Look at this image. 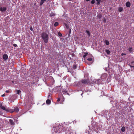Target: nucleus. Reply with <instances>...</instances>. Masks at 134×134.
Listing matches in <instances>:
<instances>
[{
  "instance_id": "obj_1",
  "label": "nucleus",
  "mask_w": 134,
  "mask_h": 134,
  "mask_svg": "<svg viewBox=\"0 0 134 134\" xmlns=\"http://www.w3.org/2000/svg\"><path fill=\"white\" fill-rule=\"evenodd\" d=\"M53 129L54 131L56 133H60L63 131H65L66 129L65 127H63L61 125H60L58 126H57L53 127Z\"/></svg>"
},
{
  "instance_id": "obj_2",
  "label": "nucleus",
  "mask_w": 134,
  "mask_h": 134,
  "mask_svg": "<svg viewBox=\"0 0 134 134\" xmlns=\"http://www.w3.org/2000/svg\"><path fill=\"white\" fill-rule=\"evenodd\" d=\"M41 37L44 42L45 43H47L49 38L48 34L45 32H43L42 34Z\"/></svg>"
},
{
  "instance_id": "obj_3",
  "label": "nucleus",
  "mask_w": 134,
  "mask_h": 134,
  "mask_svg": "<svg viewBox=\"0 0 134 134\" xmlns=\"http://www.w3.org/2000/svg\"><path fill=\"white\" fill-rule=\"evenodd\" d=\"M19 109L17 107H15L14 109L13 110L12 109H8V111H7V112H10L11 113H12L14 112H18L19 111Z\"/></svg>"
},
{
  "instance_id": "obj_4",
  "label": "nucleus",
  "mask_w": 134,
  "mask_h": 134,
  "mask_svg": "<svg viewBox=\"0 0 134 134\" xmlns=\"http://www.w3.org/2000/svg\"><path fill=\"white\" fill-rule=\"evenodd\" d=\"M5 106H2V103L0 102V108L3 110H5L7 111H8V109L6 108Z\"/></svg>"
},
{
  "instance_id": "obj_5",
  "label": "nucleus",
  "mask_w": 134,
  "mask_h": 134,
  "mask_svg": "<svg viewBox=\"0 0 134 134\" xmlns=\"http://www.w3.org/2000/svg\"><path fill=\"white\" fill-rule=\"evenodd\" d=\"M81 82L83 83L88 84L89 82L88 80H81Z\"/></svg>"
},
{
  "instance_id": "obj_6",
  "label": "nucleus",
  "mask_w": 134,
  "mask_h": 134,
  "mask_svg": "<svg viewBox=\"0 0 134 134\" xmlns=\"http://www.w3.org/2000/svg\"><path fill=\"white\" fill-rule=\"evenodd\" d=\"M3 58L4 60H7L8 58V56L6 54H4L3 55Z\"/></svg>"
},
{
  "instance_id": "obj_7",
  "label": "nucleus",
  "mask_w": 134,
  "mask_h": 134,
  "mask_svg": "<svg viewBox=\"0 0 134 134\" xmlns=\"http://www.w3.org/2000/svg\"><path fill=\"white\" fill-rule=\"evenodd\" d=\"M10 123L12 125H14V123L13 121V120L11 119H10L9 120Z\"/></svg>"
},
{
  "instance_id": "obj_8",
  "label": "nucleus",
  "mask_w": 134,
  "mask_h": 134,
  "mask_svg": "<svg viewBox=\"0 0 134 134\" xmlns=\"http://www.w3.org/2000/svg\"><path fill=\"white\" fill-rule=\"evenodd\" d=\"M130 3L129 2H127L126 4V6L128 7H130Z\"/></svg>"
},
{
  "instance_id": "obj_9",
  "label": "nucleus",
  "mask_w": 134,
  "mask_h": 134,
  "mask_svg": "<svg viewBox=\"0 0 134 134\" xmlns=\"http://www.w3.org/2000/svg\"><path fill=\"white\" fill-rule=\"evenodd\" d=\"M6 10V9L5 7H1L0 8V10L1 11H5Z\"/></svg>"
},
{
  "instance_id": "obj_10",
  "label": "nucleus",
  "mask_w": 134,
  "mask_h": 134,
  "mask_svg": "<svg viewBox=\"0 0 134 134\" xmlns=\"http://www.w3.org/2000/svg\"><path fill=\"white\" fill-rule=\"evenodd\" d=\"M100 79H98L95 81V83L97 84H99L101 83V82H100Z\"/></svg>"
},
{
  "instance_id": "obj_11",
  "label": "nucleus",
  "mask_w": 134,
  "mask_h": 134,
  "mask_svg": "<svg viewBox=\"0 0 134 134\" xmlns=\"http://www.w3.org/2000/svg\"><path fill=\"white\" fill-rule=\"evenodd\" d=\"M46 0H41L40 4V6Z\"/></svg>"
},
{
  "instance_id": "obj_12",
  "label": "nucleus",
  "mask_w": 134,
  "mask_h": 134,
  "mask_svg": "<svg viewBox=\"0 0 134 134\" xmlns=\"http://www.w3.org/2000/svg\"><path fill=\"white\" fill-rule=\"evenodd\" d=\"M51 102V101L50 99H48L46 101V103L47 104H49Z\"/></svg>"
},
{
  "instance_id": "obj_13",
  "label": "nucleus",
  "mask_w": 134,
  "mask_h": 134,
  "mask_svg": "<svg viewBox=\"0 0 134 134\" xmlns=\"http://www.w3.org/2000/svg\"><path fill=\"white\" fill-rule=\"evenodd\" d=\"M86 32L87 33L88 36L90 37L91 36V35L89 31L88 30H86Z\"/></svg>"
},
{
  "instance_id": "obj_14",
  "label": "nucleus",
  "mask_w": 134,
  "mask_h": 134,
  "mask_svg": "<svg viewBox=\"0 0 134 134\" xmlns=\"http://www.w3.org/2000/svg\"><path fill=\"white\" fill-rule=\"evenodd\" d=\"M123 8L122 7H120L118 8V11L119 12H121L122 11Z\"/></svg>"
},
{
  "instance_id": "obj_15",
  "label": "nucleus",
  "mask_w": 134,
  "mask_h": 134,
  "mask_svg": "<svg viewBox=\"0 0 134 134\" xmlns=\"http://www.w3.org/2000/svg\"><path fill=\"white\" fill-rule=\"evenodd\" d=\"M105 43L107 45H108L109 44V42L107 40H105Z\"/></svg>"
},
{
  "instance_id": "obj_16",
  "label": "nucleus",
  "mask_w": 134,
  "mask_h": 134,
  "mask_svg": "<svg viewBox=\"0 0 134 134\" xmlns=\"http://www.w3.org/2000/svg\"><path fill=\"white\" fill-rule=\"evenodd\" d=\"M105 51L107 54H109L110 53V51L108 50H106Z\"/></svg>"
},
{
  "instance_id": "obj_17",
  "label": "nucleus",
  "mask_w": 134,
  "mask_h": 134,
  "mask_svg": "<svg viewBox=\"0 0 134 134\" xmlns=\"http://www.w3.org/2000/svg\"><path fill=\"white\" fill-rule=\"evenodd\" d=\"M101 0H96L97 1V4H100V2Z\"/></svg>"
},
{
  "instance_id": "obj_18",
  "label": "nucleus",
  "mask_w": 134,
  "mask_h": 134,
  "mask_svg": "<svg viewBox=\"0 0 134 134\" xmlns=\"http://www.w3.org/2000/svg\"><path fill=\"white\" fill-rule=\"evenodd\" d=\"M88 53H85V55L83 56V57L84 58H85L86 57Z\"/></svg>"
},
{
  "instance_id": "obj_19",
  "label": "nucleus",
  "mask_w": 134,
  "mask_h": 134,
  "mask_svg": "<svg viewBox=\"0 0 134 134\" xmlns=\"http://www.w3.org/2000/svg\"><path fill=\"white\" fill-rule=\"evenodd\" d=\"M21 91L20 90H18L17 91L16 93H17L18 94H19L20 93H21Z\"/></svg>"
},
{
  "instance_id": "obj_20",
  "label": "nucleus",
  "mask_w": 134,
  "mask_h": 134,
  "mask_svg": "<svg viewBox=\"0 0 134 134\" xmlns=\"http://www.w3.org/2000/svg\"><path fill=\"white\" fill-rule=\"evenodd\" d=\"M102 17V15L101 14H99L97 15V17L100 19V18Z\"/></svg>"
},
{
  "instance_id": "obj_21",
  "label": "nucleus",
  "mask_w": 134,
  "mask_h": 134,
  "mask_svg": "<svg viewBox=\"0 0 134 134\" xmlns=\"http://www.w3.org/2000/svg\"><path fill=\"white\" fill-rule=\"evenodd\" d=\"M125 130V127H122L121 128V131L122 132H124Z\"/></svg>"
},
{
  "instance_id": "obj_22",
  "label": "nucleus",
  "mask_w": 134,
  "mask_h": 134,
  "mask_svg": "<svg viewBox=\"0 0 134 134\" xmlns=\"http://www.w3.org/2000/svg\"><path fill=\"white\" fill-rule=\"evenodd\" d=\"M58 25V23L57 22H56L54 23V25L55 26H57Z\"/></svg>"
},
{
  "instance_id": "obj_23",
  "label": "nucleus",
  "mask_w": 134,
  "mask_h": 134,
  "mask_svg": "<svg viewBox=\"0 0 134 134\" xmlns=\"http://www.w3.org/2000/svg\"><path fill=\"white\" fill-rule=\"evenodd\" d=\"M132 48H131V47H129V52H131L132 51Z\"/></svg>"
},
{
  "instance_id": "obj_24",
  "label": "nucleus",
  "mask_w": 134,
  "mask_h": 134,
  "mask_svg": "<svg viewBox=\"0 0 134 134\" xmlns=\"http://www.w3.org/2000/svg\"><path fill=\"white\" fill-rule=\"evenodd\" d=\"M73 69H75L76 68V66L75 65H74L73 66Z\"/></svg>"
},
{
  "instance_id": "obj_25",
  "label": "nucleus",
  "mask_w": 134,
  "mask_h": 134,
  "mask_svg": "<svg viewBox=\"0 0 134 134\" xmlns=\"http://www.w3.org/2000/svg\"><path fill=\"white\" fill-rule=\"evenodd\" d=\"M48 99H51V97L50 96V94L49 93L48 95Z\"/></svg>"
},
{
  "instance_id": "obj_26",
  "label": "nucleus",
  "mask_w": 134,
  "mask_h": 134,
  "mask_svg": "<svg viewBox=\"0 0 134 134\" xmlns=\"http://www.w3.org/2000/svg\"><path fill=\"white\" fill-rule=\"evenodd\" d=\"M55 15V14L54 13H52L50 14V16H52Z\"/></svg>"
},
{
  "instance_id": "obj_27",
  "label": "nucleus",
  "mask_w": 134,
  "mask_h": 134,
  "mask_svg": "<svg viewBox=\"0 0 134 134\" xmlns=\"http://www.w3.org/2000/svg\"><path fill=\"white\" fill-rule=\"evenodd\" d=\"M87 60L89 61H92V59L91 58H88L87 59Z\"/></svg>"
},
{
  "instance_id": "obj_28",
  "label": "nucleus",
  "mask_w": 134,
  "mask_h": 134,
  "mask_svg": "<svg viewBox=\"0 0 134 134\" xmlns=\"http://www.w3.org/2000/svg\"><path fill=\"white\" fill-rule=\"evenodd\" d=\"M58 35L60 37L62 36V35L61 33L59 32L58 33Z\"/></svg>"
},
{
  "instance_id": "obj_29",
  "label": "nucleus",
  "mask_w": 134,
  "mask_h": 134,
  "mask_svg": "<svg viewBox=\"0 0 134 134\" xmlns=\"http://www.w3.org/2000/svg\"><path fill=\"white\" fill-rule=\"evenodd\" d=\"M95 2V0H92L91 2V3L92 4H94Z\"/></svg>"
},
{
  "instance_id": "obj_30",
  "label": "nucleus",
  "mask_w": 134,
  "mask_h": 134,
  "mask_svg": "<svg viewBox=\"0 0 134 134\" xmlns=\"http://www.w3.org/2000/svg\"><path fill=\"white\" fill-rule=\"evenodd\" d=\"M60 98H58L57 100V102H58L60 101Z\"/></svg>"
},
{
  "instance_id": "obj_31",
  "label": "nucleus",
  "mask_w": 134,
  "mask_h": 134,
  "mask_svg": "<svg viewBox=\"0 0 134 134\" xmlns=\"http://www.w3.org/2000/svg\"><path fill=\"white\" fill-rule=\"evenodd\" d=\"M5 92L7 93H9L10 92V91L9 90H7L5 91Z\"/></svg>"
},
{
  "instance_id": "obj_32",
  "label": "nucleus",
  "mask_w": 134,
  "mask_h": 134,
  "mask_svg": "<svg viewBox=\"0 0 134 134\" xmlns=\"http://www.w3.org/2000/svg\"><path fill=\"white\" fill-rule=\"evenodd\" d=\"M103 22L104 23H105L106 22V20L105 19H104V20H103Z\"/></svg>"
},
{
  "instance_id": "obj_33",
  "label": "nucleus",
  "mask_w": 134,
  "mask_h": 134,
  "mask_svg": "<svg viewBox=\"0 0 134 134\" xmlns=\"http://www.w3.org/2000/svg\"><path fill=\"white\" fill-rule=\"evenodd\" d=\"M126 55V54L125 53H122L121 54V55L122 56H123L124 55Z\"/></svg>"
},
{
  "instance_id": "obj_34",
  "label": "nucleus",
  "mask_w": 134,
  "mask_h": 134,
  "mask_svg": "<svg viewBox=\"0 0 134 134\" xmlns=\"http://www.w3.org/2000/svg\"><path fill=\"white\" fill-rule=\"evenodd\" d=\"M13 46H14V47H16L17 46V45L16 44H13Z\"/></svg>"
},
{
  "instance_id": "obj_35",
  "label": "nucleus",
  "mask_w": 134,
  "mask_h": 134,
  "mask_svg": "<svg viewBox=\"0 0 134 134\" xmlns=\"http://www.w3.org/2000/svg\"><path fill=\"white\" fill-rule=\"evenodd\" d=\"M30 29L32 31V30H33V29H32V27H30Z\"/></svg>"
},
{
  "instance_id": "obj_36",
  "label": "nucleus",
  "mask_w": 134,
  "mask_h": 134,
  "mask_svg": "<svg viewBox=\"0 0 134 134\" xmlns=\"http://www.w3.org/2000/svg\"><path fill=\"white\" fill-rule=\"evenodd\" d=\"M5 96V94H2V95L1 96L2 97H4Z\"/></svg>"
},
{
  "instance_id": "obj_37",
  "label": "nucleus",
  "mask_w": 134,
  "mask_h": 134,
  "mask_svg": "<svg viewBox=\"0 0 134 134\" xmlns=\"http://www.w3.org/2000/svg\"><path fill=\"white\" fill-rule=\"evenodd\" d=\"M131 68H132V67L134 68V66H131Z\"/></svg>"
},
{
  "instance_id": "obj_38",
  "label": "nucleus",
  "mask_w": 134,
  "mask_h": 134,
  "mask_svg": "<svg viewBox=\"0 0 134 134\" xmlns=\"http://www.w3.org/2000/svg\"><path fill=\"white\" fill-rule=\"evenodd\" d=\"M85 132H87V131H85Z\"/></svg>"
},
{
  "instance_id": "obj_39",
  "label": "nucleus",
  "mask_w": 134,
  "mask_h": 134,
  "mask_svg": "<svg viewBox=\"0 0 134 134\" xmlns=\"http://www.w3.org/2000/svg\"><path fill=\"white\" fill-rule=\"evenodd\" d=\"M72 0H69V1H72Z\"/></svg>"
},
{
  "instance_id": "obj_40",
  "label": "nucleus",
  "mask_w": 134,
  "mask_h": 134,
  "mask_svg": "<svg viewBox=\"0 0 134 134\" xmlns=\"http://www.w3.org/2000/svg\"><path fill=\"white\" fill-rule=\"evenodd\" d=\"M88 133H89V132L88 131Z\"/></svg>"
}]
</instances>
